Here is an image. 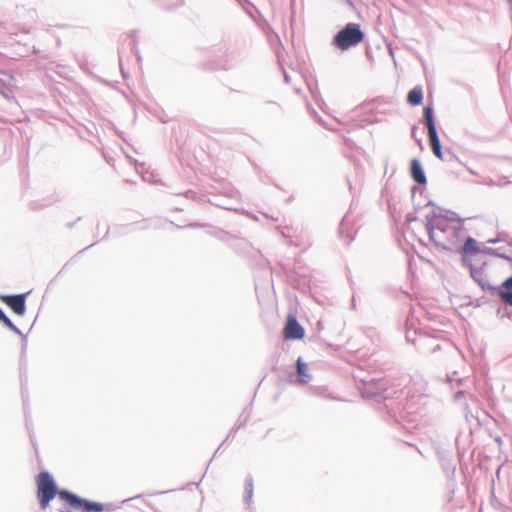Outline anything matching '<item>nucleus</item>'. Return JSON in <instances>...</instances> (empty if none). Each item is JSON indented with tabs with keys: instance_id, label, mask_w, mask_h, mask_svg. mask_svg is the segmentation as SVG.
<instances>
[{
	"instance_id": "1",
	"label": "nucleus",
	"mask_w": 512,
	"mask_h": 512,
	"mask_svg": "<svg viewBox=\"0 0 512 512\" xmlns=\"http://www.w3.org/2000/svg\"><path fill=\"white\" fill-rule=\"evenodd\" d=\"M425 228L434 245L439 250L448 252L458 250L467 233L464 219L456 212L442 208L426 215Z\"/></svg>"
},
{
	"instance_id": "2",
	"label": "nucleus",
	"mask_w": 512,
	"mask_h": 512,
	"mask_svg": "<svg viewBox=\"0 0 512 512\" xmlns=\"http://www.w3.org/2000/svg\"><path fill=\"white\" fill-rule=\"evenodd\" d=\"M402 390H393L389 388H379V391L374 394L377 401H384V409L386 414L384 419L388 423H401L405 419L404 406L402 400Z\"/></svg>"
},
{
	"instance_id": "3",
	"label": "nucleus",
	"mask_w": 512,
	"mask_h": 512,
	"mask_svg": "<svg viewBox=\"0 0 512 512\" xmlns=\"http://www.w3.org/2000/svg\"><path fill=\"white\" fill-rule=\"evenodd\" d=\"M364 38L365 33L360 24L349 22L333 36L331 44L341 51H347L361 43Z\"/></svg>"
},
{
	"instance_id": "4",
	"label": "nucleus",
	"mask_w": 512,
	"mask_h": 512,
	"mask_svg": "<svg viewBox=\"0 0 512 512\" xmlns=\"http://www.w3.org/2000/svg\"><path fill=\"white\" fill-rule=\"evenodd\" d=\"M37 484V499L42 509L49 506L51 501L60 493L62 489H59L56 481L54 480L51 473L48 471H41L36 477Z\"/></svg>"
},
{
	"instance_id": "5",
	"label": "nucleus",
	"mask_w": 512,
	"mask_h": 512,
	"mask_svg": "<svg viewBox=\"0 0 512 512\" xmlns=\"http://www.w3.org/2000/svg\"><path fill=\"white\" fill-rule=\"evenodd\" d=\"M60 500L64 501L70 508L80 512H104L111 511V504L105 505L101 502L83 498L68 489H62Z\"/></svg>"
},
{
	"instance_id": "6",
	"label": "nucleus",
	"mask_w": 512,
	"mask_h": 512,
	"mask_svg": "<svg viewBox=\"0 0 512 512\" xmlns=\"http://www.w3.org/2000/svg\"><path fill=\"white\" fill-rule=\"evenodd\" d=\"M30 291L19 294H4L0 295V299L4 302L15 314L23 316L26 313V300Z\"/></svg>"
},
{
	"instance_id": "7",
	"label": "nucleus",
	"mask_w": 512,
	"mask_h": 512,
	"mask_svg": "<svg viewBox=\"0 0 512 512\" xmlns=\"http://www.w3.org/2000/svg\"><path fill=\"white\" fill-rule=\"evenodd\" d=\"M286 340H301L305 336V329L297 320L296 316L289 314L283 330Z\"/></svg>"
},
{
	"instance_id": "8",
	"label": "nucleus",
	"mask_w": 512,
	"mask_h": 512,
	"mask_svg": "<svg viewBox=\"0 0 512 512\" xmlns=\"http://www.w3.org/2000/svg\"><path fill=\"white\" fill-rule=\"evenodd\" d=\"M291 382L297 385H305L312 380V375L308 371L307 363L302 359V357H298L296 360V375H290Z\"/></svg>"
},
{
	"instance_id": "9",
	"label": "nucleus",
	"mask_w": 512,
	"mask_h": 512,
	"mask_svg": "<svg viewBox=\"0 0 512 512\" xmlns=\"http://www.w3.org/2000/svg\"><path fill=\"white\" fill-rule=\"evenodd\" d=\"M410 177L412 180L422 186L427 184V177L421 161L417 158H413L410 162L409 168Z\"/></svg>"
},
{
	"instance_id": "10",
	"label": "nucleus",
	"mask_w": 512,
	"mask_h": 512,
	"mask_svg": "<svg viewBox=\"0 0 512 512\" xmlns=\"http://www.w3.org/2000/svg\"><path fill=\"white\" fill-rule=\"evenodd\" d=\"M351 221L349 214H346L339 225V235L345 241L346 245H349L355 237V231L351 226Z\"/></svg>"
},
{
	"instance_id": "11",
	"label": "nucleus",
	"mask_w": 512,
	"mask_h": 512,
	"mask_svg": "<svg viewBox=\"0 0 512 512\" xmlns=\"http://www.w3.org/2000/svg\"><path fill=\"white\" fill-rule=\"evenodd\" d=\"M463 240H464V244L462 245L460 243L459 244V249L455 250L454 251L455 253H464L466 255H471V256H474V255H477L479 253H482L483 248H481L479 246V244L476 241V239H474L471 236H467Z\"/></svg>"
},
{
	"instance_id": "12",
	"label": "nucleus",
	"mask_w": 512,
	"mask_h": 512,
	"mask_svg": "<svg viewBox=\"0 0 512 512\" xmlns=\"http://www.w3.org/2000/svg\"><path fill=\"white\" fill-rule=\"evenodd\" d=\"M428 138H429L430 147H431L432 152L435 155V157H437L440 160H448V158L445 157V155H444L438 132L435 131V132L428 133Z\"/></svg>"
},
{
	"instance_id": "13",
	"label": "nucleus",
	"mask_w": 512,
	"mask_h": 512,
	"mask_svg": "<svg viewBox=\"0 0 512 512\" xmlns=\"http://www.w3.org/2000/svg\"><path fill=\"white\" fill-rule=\"evenodd\" d=\"M423 121L427 129V133L437 131L434 108L432 105H426L423 108Z\"/></svg>"
},
{
	"instance_id": "14",
	"label": "nucleus",
	"mask_w": 512,
	"mask_h": 512,
	"mask_svg": "<svg viewBox=\"0 0 512 512\" xmlns=\"http://www.w3.org/2000/svg\"><path fill=\"white\" fill-rule=\"evenodd\" d=\"M423 97L422 86L417 85L408 92L406 100L409 105L416 107L422 104Z\"/></svg>"
},
{
	"instance_id": "15",
	"label": "nucleus",
	"mask_w": 512,
	"mask_h": 512,
	"mask_svg": "<svg viewBox=\"0 0 512 512\" xmlns=\"http://www.w3.org/2000/svg\"><path fill=\"white\" fill-rule=\"evenodd\" d=\"M0 95L10 102H16L12 85L7 84L2 79H0Z\"/></svg>"
},
{
	"instance_id": "16",
	"label": "nucleus",
	"mask_w": 512,
	"mask_h": 512,
	"mask_svg": "<svg viewBox=\"0 0 512 512\" xmlns=\"http://www.w3.org/2000/svg\"><path fill=\"white\" fill-rule=\"evenodd\" d=\"M479 286L485 293H488L491 296H498L500 298V296H501L500 291L502 290V283L498 286H495V285L490 284L488 282V280L485 279L483 282H481V284H479Z\"/></svg>"
},
{
	"instance_id": "17",
	"label": "nucleus",
	"mask_w": 512,
	"mask_h": 512,
	"mask_svg": "<svg viewBox=\"0 0 512 512\" xmlns=\"http://www.w3.org/2000/svg\"><path fill=\"white\" fill-rule=\"evenodd\" d=\"M501 302L506 305L512 307V288L507 285L506 282H502V290L500 291Z\"/></svg>"
},
{
	"instance_id": "18",
	"label": "nucleus",
	"mask_w": 512,
	"mask_h": 512,
	"mask_svg": "<svg viewBox=\"0 0 512 512\" xmlns=\"http://www.w3.org/2000/svg\"><path fill=\"white\" fill-rule=\"evenodd\" d=\"M482 254L502 258L504 260H510V255L506 254L501 247L499 248H491V247H483Z\"/></svg>"
},
{
	"instance_id": "19",
	"label": "nucleus",
	"mask_w": 512,
	"mask_h": 512,
	"mask_svg": "<svg viewBox=\"0 0 512 512\" xmlns=\"http://www.w3.org/2000/svg\"><path fill=\"white\" fill-rule=\"evenodd\" d=\"M486 242L488 244H498L504 242L508 246L512 247V237L506 232H498L496 237L490 238Z\"/></svg>"
},
{
	"instance_id": "20",
	"label": "nucleus",
	"mask_w": 512,
	"mask_h": 512,
	"mask_svg": "<svg viewBox=\"0 0 512 512\" xmlns=\"http://www.w3.org/2000/svg\"><path fill=\"white\" fill-rule=\"evenodd\" d=\"M470 276L478 285L486 279L482 268H477L475 266H471Z\"/></svg>"
},
{
	"instance_id": "21",
	"label": "nucleus",
	"mask_w": 512,
	"mask_h": 512,
	"mask_svg": "<svg viewBox=\"0 0 512 512\" xmlns=\"http://www.w3.org/2000/svg\"><path fill=\"white\" fill-rule=\"evenodd\" d=\"M251 410L252 409L249 406H247L243 409L242 413L240 414V416L238 417L237 422H236V424H238V427H244L247 424V422L251 416Z\"/></svg>"
},
{
	"instance_id": "22",
	"label": "nucleus",
	"mask_w": 512,
	"mask_h": 512,
	"mask_svg": "<svg viewBox=\"0 0 512 512\" xmlns=\"http://www.w3.org/2000/svg\"><path fill=\"white\" fill-rule=\"evenodd\" d=\"M6 328L13 331L15 334L22 336L21 330L11 321V319L6 315L1 321H0Z\"/></svg>"
},
{
	"instance_id": "23",
	"label": "nucleus",
	"mask_w": 512,
	"mask_h": 512,
	"mask_svg": "<svg viewBox=\"0 0 512 512\" xmlns=\"http://www.w3.org/2000/svg\"><path fill=\"white\" fill-rule=\"evenodd\" d=\"M422 208V206L420 204H415L414 205V212H410L406 215V222L407 223H412L414 221H417L418 220V217L416 216L417 212Z\"/></svg>"
},
{
	"instance_id": "24",
	"label": "nucleus",
	"mask_w": 512,
	"mask_h": 512,
	"mask_svg": "<svg viewBox=\"0 0 512 512\" xmlns=\"http://www.w3.org/2000/svg\"><path fill=\"white\" fill-rule=\"evenodd\" d=\"M240 428H241V427H238V424H235V425L231 428V430L229 431V433H228V435H227L226 439H225V440H224V442H223V443L218 447V449L216 450V452H215V454H214V455H216V454L219 452L220 448L222 447V445H223L225 442H227L230 438H234V437H235V435H236L237 431H238Z\"/></svg>"
},
{
	"instance_id": "25",
	"label": "nucleus",
	"mask_w": 512,
	"mask_h": 512,
	"mask_svg": "<svg viewBox=\"0 0 512 512\" xmlns=\"http://www.w3.org/2000/svg\"><path fill=\"white\" fill-rule=\"evenodd\" d=\"M137 33H138L137 30H132L131 33H130V37L132 38L133 49H135V53H136V55L138 57V60H140V55H139L138 50H137Z\"/></svg>"
},
{
	"instance_id": "26",
	"label": "nucleus",
	"mask_w": 512,
	"mask_h": 512,
	"mask_svg": "<svg viewBox=\"0 0 512 512\" xmlns=\"http://www.w3.org/2000/svg\"><path fill=\"white\" fill-rule=\"evenodd\" d=\"M461 255V260H462V264L463 266L469 268V271H471V266H474L471 262V260L469 259V257L471 255H466L464 253H459Z\"/></svg>"
},
{
	"instance_id": "27",
	"label": "nucleus",
	"mask_w": 512,
	"mask_h": 512,
	"mask_svg": "<svg viewBox=\"0 0 512 512\" xmlns=\"http://www.w3.org/2000/svg\"><path fill=\"white\" fill-rule=\"evenodd\" d=\"M244 489L254 492L253 478L250 474L245 479Z\"/></svg>"
},
{
	"instance_id": "28",
	"label": "nucleus",
	"mask_w": 512,
	"mask_h": 512,
	"mask_svg": "<svg viewBox=\"0 0 512 512\" xmlns=\"http://www.w3.org/2000/svg\"><path fill=\"white\" fill-rule=\"evenodd\" d=\"M253 493L252 491H249V490H245L244 489V502L250 507L251 504H252V498H253Z\"/></svg>"
},
{
	"instance_id": "29",
	"label": "nucleus",
	"mask_w": 512,
	"mask_h": 512,
	"mask_svg": "<svg viewBox=\"0 0 512 512\" xmlns=\"http://www.w3.org/2000/svg\"><path fill=\"white\" fill-rule=\"evenodd\" d=\"M213 235L222 241H227L229 238V234L223 230H218L217 232L213 233Z\"/></svg>"
},
{
	"instance_id": "30",
	"label": "nucleus",
	"mask_w": 512,
	"mask_h": 512,
	"mask_svg": "<svg viewBox=\"0 0 512 512\" xmlns=\"http://www.w3.org/2000/svg\"><path fill=\"white\" fill-rule=\"evenodd\" d=\"M417 127H413L412 129V137L417 141L418 145L420 146L421 149H423V143H422V139L421 138H417Z\"/></svg>"
},
{
	"instance_id": "31",
	"label": "nucleus",
	"mask_w": 512,
	"mask_h": 512,
	"mask_svg": "<svg viewBox=\"0 0 512 512\" xmlns=\"http://www.w3.org/2000/svg\"><path fill=\"white\" fill-rule=\"evenodd\" d=\"M311 114L319 124L325 126L323 119L321 118V116L318 115V113L314 109L311 110Z\"/></svg>"
},
{
	"instance_id": "32",
	"label": "nucleus",
	"mask_w": 512,
	"mask_h": 512,
	"mask_svg": "<svg viewBox=\"0 0 512 512\" xmlns=\"http://www.w3.org/2000/svg\"><path fill=\"white\" fill-rule=\"evenodd\" d=\"M181 195H184L186 198L195 199L197 196V193L193 190H188V191L182 193Z\"/></svg>"
},
{
	"instance_id": "33",
	"label": "nucleus",
	"mask_w": 512,
	"mask_h": 512,
	"mask_svg": "<svg viewBox=\"0 0 512 512\" xmlns=\"http://www.w3.org/2000/svg\"><path fill=\"white\" fill-rule=\"evenodd\" d=\"M444 155H445V157L448 158V160H444L445 162H450L456 158V156L450 150H447L446 152H444Z\"/></svg>"
},
{
	"instance_id": "34",
	"label": "nucleus",
	"mask_w": 512,
	"mask_h": 512,
	"mask_svg": "<svg viewBox=\"0 0 512 512\" xmlns=\"http://www.w3.org/2000/svg\"><path fill=\"white\" fill-rule=\"evenodd\" d=\"M22 355L25 353L27 347V336L22 333Z\"/></svg>"
},
{
	"instance_id": "35",
	"label": "nucleus",
	"mask_w": 512,
	"mask_h": 512,
	"mask_svg": "<svg viewBox=\"0 0 512 512\" xmlns=\"http://www.w3.org/2000/svg\"><path fill=\"white\" fill-rule=\"evenodd\" d=\"M464 394L465 392L463 390H458L454 395L455 400L459 401L464 396Z\"/></svg>"
},
{
	"instance_id": "36",
	"label": "nucleus",
	"mask_w": 512,
	"mask_h": 512,
	"mask_svg": "<svg viewBox=\"0 0 512 512\" xmlns=\"http://www.w3.org/2000/svg\"><path fill=\"white\" fill-rule=\"evenodd\" d=\"M204 226H205L204 224H200V223H197V222L190 223V224L187 225V227H191V228L204 227Z\"/></svg>"
},
{
	"instance_id": "37",
	"label": "nucleus",
	"mask_w": 512,
	"mask_h": 512,
	"mask_svg": "<svg viewBox=\"0 0 512 512\" xmlns=\"http://www.w3.org/2000/svg\"><path fill=\"white\" fill-rule=\"evenodd\" d=\"M501 318H508V319H512V312H509V311H505L501 316Z\"/></svg>"
},
{
	"instance_id": "38",
	"label": "nucleus",
	"mask_w": 512,
	"mask_h": 512,
	"mask_svg": "<svg viewBox=\"0 0 512 512\" xmlns=\"http://www.w3.org/2000/svg\"><path fill=\"white\" fill-rule=\"evenodd\" d=\"M504 282L507 283L508 286H510L512 288V275L507 277Z\"/></svg>"
},
{
	"instance_id": "39",
	"label": "nucleus",
	"mask_w": 512,
	"mask_h": 512,
	"mask_svg": "<svg viewBox=\"0 0 512 512\" xmlns=\"http://www.w3.org/2000/svg\"><path fill=\"white\" fill-rule=\"evenodd\" d=\"M351 309L356 310V299L354 296L352 297V300H351Z\"/></svg>"
},
{
	"instance_id": "40",
	"label": "nucleus",
	"mask_w": 512,
	"mask_h": 512,
	"mask_svg": "<svg viewBox=\"0 0 512 512\" xmlns=\"http://www.w3.org/2000/svg\"><path fill=\"white\" fill-rule=\"evenodd\" d=\"M349 7L354 8V4L352 0H343Z\"/></svg>"
},
{
	"instance_id": "41",
	"label": "nucleus",
	"mask_w": 512,
	"mask_h": 512,
	"mask_svg": "<svg viewBox=\"0 0 512 512\" xmlns=\"http://www.w3.org/2000/svg\"><path fill=\"white\" fill-rule=\"evenodd\" d=\"M284 81H285L286 83H289V82H290V76L288 75V73H287V72H284Z\"/></svg>"
},
{
	"instance_id": "42",
	"label": "nucleus",
	"mask_w": 512,
	"mask_h": 512,
	"mask_svg": "<svg viewBox=\"0 0 512 512\" xmlns=\"http://www.w3.org/2000/svg\"><path fill=\"white\" fill-rule=\"evenodd\" d=\"M7 314L4 312V310L0 307V321L6 316Z\"/></svg>"
},
{
	"instance_id": "43",
	"label": "nucleus",
	"mask_w": 512,
	"mask_h": 512,
	"mask_svg": "<svg viewBox=\"0 0 512 512\" xmlns=\"http://www.w3.org/2000/svg\"><path fill=\"white\" fill-rule=\"evenodd\" d=\"M417 190H418V188H417L416 186H413V187H412V194H413V195H412V197H413V198H414V195H415V193H416V191H417Z\"/></svg>"
},
{
	"instance_id": "44",
	"label": "nucleus",
	"mask_w": 512,
	"mask_h": 512,
	"mask_svg": "<svg viewBox=\"0 0 512 512\" xmlns=\"http://www.w3.org/2000/svg\"><path fill=\"white\" fill-rule=\"evenodd\" d=\"M434 205H435L434 202L429 200L425 206H434Z\"/></svg>"
},
{
	"instance_id": "45",
	"label": "nucleus",
	"mask_w": 512,
	"mask_h": 512,
	"mask_svg": "<svg viewBox=\"0 0 512 512\" xmlns=\"http://www.w3.org/2000/svg\"><path fill=\"white\" fill-rule=\"evenodd\" d=\"M501 312H502V310H501V308H499V309L497 310V315H500V314H501Z\"/></svg>"
},
{
	"instance_id": "46",
	"label": "nucleus",
	"mask_w": 512,
	"mask_h": 512,
	"mask_svg": "<svg viewBox=\"0 0 512 512\" xmlns=\"http://www.w3.org/2000/svg\"><path fill=\"white\" fill-rule=\"evenodd\" d=\"M449 469H451L454 472L455 467L451 465V466H449Z\"/></svg>"
},
{
	"instance_id": "47",
	"label": "nucleus",
	"mask_w": 512,
	"mask_h": 512,
	"mask_svg": "<svg viewBox=\"0 0 512 512\" xmlns=\"http://www.w3.org/2000/svg\"><path fill=\"white\" fill-rule=\"evenodd\" d=\"M121 73H122V74H123V76L125 77V73H124L123 68H121Z\"/></svg>"
},
{
	"instance_id": "48",
	"label": "nucleus",
	"mask_w": 512,
	"mask_h": 512,
	"mask_svg": "<svg viewBox=\"0 0 512 512\" xmlns=\"http://www.w3.org/2000/svg\"><path fill=\"white\" fill-rule=\"evenodd\" d=\"M312 94H313V98L316 100V95L313 91H312Z\"/></svg>"
}]
</instances>
